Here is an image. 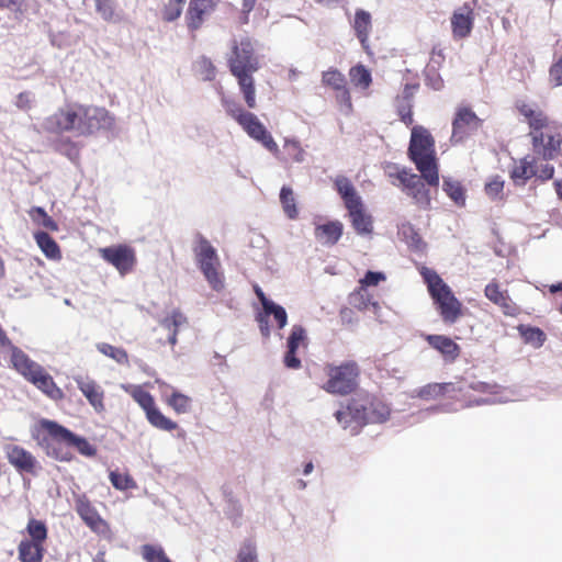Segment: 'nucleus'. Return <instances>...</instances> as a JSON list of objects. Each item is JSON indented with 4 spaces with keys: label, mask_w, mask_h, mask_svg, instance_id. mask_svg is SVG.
<instances>
[{
    "label": "nucleus",
    "mask_w": 562,
    "mask_h": 562,
    "mask_svg": "<svg viewBox=\"0 0 562 562\" xmlns=\"http://www.w3.org/2000/svg\"><path fill=\"white\" fill-rule=\"evenodd\" d=\"M114 124V116L104 108L71 103L46 117L44 128L54 134L75 132L90 136L100 130H112Z\"/></svg>",
    "instance_id": "nucleus-1"
},
{
    "label": "nucleus",
    "mask_w": 562,
    "mask_h": 562,
    "mask_svg": "<svg viewBox=\"0 0 562 562\" xmlns=\"http://www.w3.org/2000/svg\"><path fill=\"white\" fill-rule=\"evenodd\" d=\"M33 438L47 457L60 462H70L75 459L72 449L86 458H94L98 453L97 447L87 438L46 418L37 423Z\"/></svg>",
    "instance_id": "nucleus-2"
},
{
    "label": "nucleus",
    "mask_w": 562,
    "mask_h": 562,
    "mask_svg": "<svg viewBox=\"0 0 562 562\" xmlns=\"http://www.w3.org/2000/svg\"><path fill=\"white\" fill-rule=\"evenodd\" d=\"M232 75L237 79L240 92L249 109L257 106L254 72L259 69V61L255 55L252 43L245 37L233 41L232 53L227 59Z\"/></svg>",
    "instance_id": "nucleus-3"
},
{
    "label": "nucleus",
    "mask_w": 562,
    "mask_h": 562,
    "mask_svg": "<svg viewBox=\"0 0 562 562\" xmlns=\"http://www.w3.org/2000/svg\"><path fill=\"white\" fill-rule=\"evenodd\" d=\"M407 155L422 173L424 181L430 187H438L439 166L436 156V142L424 126L417 125L412 128Z\"/></svg>",
    "instance_id": "nucleus-4"
},
{
    "label": "nucleus",
    "mask_w": 562,
    "mask_h": 562,
    "mask_svg": "<svg viewBox=\"0 0 562 562\" xmlns=\"http://www.w3.org/2000/svg\"><path fill=\"white\" fill-rule=\"evenodd\" d=\"M323 371L326 379L319 386L328 394L348 396L359 389L361 368L356 360L327 362Z\"/></svg>",
    "instance_id": "nucleus-5"
},
{
    "label": "nucleus",
    "mask_w": 562,
    "mask_h": 562,
    "mask_svg": "<svg viewBox=\"0 0 562 562\" xmlns=\"http://www.w3.org/2000/svg\"><path fill=\"white\" fill-rule=\"evenodd\" d=\"M419 272L442 321L454 324L463 314L462 303L435 270L423 267Z\"/></svg>",
    "instance_id": "nucleus-6"
},
{
    "label": "nucleus",
    "mask_w": 562,
    "mask_h": 562,
    "mask_svg": "<svg viewBox=\"0 0 562 562\" xmlns=\"http://www.w3.org/2000/svg\"><path fill=\"white\" fill-rule=\"evenodd\" d=\"M14 360L12 368L47 397L55 402L65 397L63 390L45 368L32 360L23 350L15 351Z\"/></svg>",
    "instance_id": "nucleus-7"
},
{
    "label": "nucleus",
    "mask_w": 562,
    "mask_h": 562,
    "mask_svg": "<svg viewBox=\"0 0 562 562\" xmlns=\"http://www.w3.org/2000/svg\"><path fill=\"white\" fill-rule=\"evenodd\" d=\"M196 266L214 291L224 289V274L216 249L201 233H196L192 246Z\"/></svg>",
    "instance_id": "nucleus-8"
},
{
    "label": "nucleus",
    "mask_w": 562,
    "mask_h": 562,
    "mask_svg": "<svg viewBox=\"0 0 562 562\" xmlns=\"http://www.w3.org/2000/svg\"><path fill=\"white\" fill-rule=\"evenodd\" d=\"M122 389L142 407L153 427L165 431H172L178 428V424L161 413L154 396L142 385L124 384Z\"/></svg>",
    "instance_id": "nucleus-9"
},
{
    "label": "nucleus",
    "mask_w": 562,
    "mask_h": 562,
    "mask_svg": "<svg viewBox=\"0 0 562 562\" xmlns=\"http://www.w3.org/2000/svg\"><path fill=\"white\" fill-rule=\"evenodd\" d=\"M387 176L390 179L397 180L398 183L392 180V184L401 187L415 203L425 209L430 205L429 190L425 187L422 175L418 176L405 167L400 168L393 165L389 168Z\"/></svg>",
    "instance_id": "nucleus-10"
},
{
    "label": "nucleus",
    "mask_w": 562,
    "mask_h": 562,
    "mask_svg": "<svg viewBox=\"0 0 562 562\" xmlns=\"http://www.w3.org/2000/svg\"><path fill=\"white\" fill-rule=\"evenodd\" d=\"M222 104L226 113L241 126L250 138L255 140H265L266 138L268 144L271 143L266 134V126L254 113L244 110L239 103L232 99L223 98Z\"/></svg>",
    "instance_id": "nucleus-11"
},
{
    "label": "nucleus",
    "mask_w": 562,
    "mask_h": 562,
    "mask_svg": "<svg viewBox=\"0 0 562 562\" xmlns=\"http://www.w3.org/2000/svg\"><path fill=\"white\" fill-rule=\"evenodd\" d=\"M266 134L270 138L271 143L268 144L266 138L265 140L257 142L270 151L280 162L288 166L291 164H302L305 160L306 151L302 147L300 140L295 138H285L281 150L267 128Z\"/></svg>",
    "instance_id": "nucleus-12"
},
{
    "label": "nucleus",
    "mask_w": 562,
    "mask_h": 562,
    "mask_svg": "<svg viewBox=\"0 0 562 562\" xmlns=\"http://www.w3.org/2000/svg\"><path fill=\"white\" fill-rule=\"evenodd\" d=\"M482 124L483 120L470 106H459L452 120L451 142L454 144L464 142L477 132Z\"/></svg>",
    "instance_id": "nucleus-13"
},
{
    "label": "nucleus",
    "mask_w": 562,
    "mask_h": 562,
    "mask_svg": "<svg viewBox=\"0 0 562 562\" xmlns=\"http://www.w3.org/2000/svg\"><path fill=\"white\" fill-rule=\"evenodd\" d=\"M100 256L122 276L131 272L136 263L135 250L127 245H116L99 250Z\"/></svg>",
    "instance_id": "nucleus-14"
},
{
    "label": "nucleus",
    "mask_w": 562,
    "mask_h": 562,
    "mask_svg": "<svg viewBox=\"0 0 562 562\" xmlns=\"http://www.w3.org/2000/svg\"><path fill=\"white\" fill-rule=\"evenodd\" d=\"M218 0H190L184 21L190 33H195L216 11Z\"/></svg>",
    "instance_id": "nucleus-15"
},
{
    "label": "nucleus",
    "mask_w": 562,
    "mask_h": 562,
    "mask_svg": "<svg viewBox=\"0 0 562 562\" xmlns=\"http://www.w3.org/2000/svg\"><path fill=\"white\" fill-rule=\"evenodd\" d=\"M322 83L335 91L336 101L341 109L346 112L352 110L351 95L344 74L336 68H330L322 74Z\"/></svg>",
    "instance_id": "nucleus-16"
},
{
    "label": "nucleus",
    "mask_w": 562,
    "mask_h": 562,
    "mask_svg": "<svg viewBox=\"0 0 562 562\" xmlns=\"http://www.w3.org/2000/svg\"><path fill=\"white\" fill-rule=\"evenodd\" d=\"M75 508L79 517L92 531L101 535H105L110 531L109 524L100 516L97 508L86 495L76 497Z\"/></svg>",
    "instance_id": "nucleus-17"
},
{
    "label": "nucleus",
    "mask_w": 562,
    "mask_h": 562,
    "mask_svg": "<svg viewBox=\"0 0 562 562\" xmlns=\"http://www.w3.org/2000/svg\"><path fill=\"white\" fill-rule=\"evenodd\" d=\"M308 345L307 331L302 325H294L286 340V351L283 358L284 366L289 369H300L301 359L296 356L300 347Z\"/></svg>",
    "instance_id": "nucleus-18"
},
{
    "label": "nucleus",
    "mask_w": 562,
    "mask_h": 562,
    "mask_svg": "<svg viewBox=\"0 0 562 562\" xmlns=\"http://www.w3.org/2000/svg\"><path fill=\"white\" fill-rule=\"evenodd\" d=\"M4 452L9 463L19 473L36 474L38 461L30 451L18 445H7Z\"/></svg>",
    "instance_id": "nucleus-19"
},
{
    "label": "nucleus",
    "mask_w": 562,
    "mask_h": 562,
    "mask_svg": "<svg viewBox=\"0 0 562 562\" xmlns=\"http://www.w3.org/2000/svg\"><path fill=\"white\" fill-rule=\"evenodd\" d=\"M74 380L93 409L97 413H103L105 411V405L104 390L102 386L95 380L87 375H77Z\"/></svg>",
    "instance_id": "nucleus-20"
},
{
    "label": "nucleus",
    "mask_w": 562,
    "mask_h": 562,
    "mask_svg": "<svg viewBox=\"0 0 562 562\" xmlns=\"http://www.w3.org/2000/svg\"><path fill=\"white\" fill-rule=\"evenodd\" d=\"M484 295L497 305L504 315L516 316L519 314V306L512 300L507 290H502L496 281L486 284Z\"/></svg>",
    "instance_id": "nucleus-21"
},
{
    "label": "nucleus",
    "mask_w": 562,
    "mask_h": 562,
    "mask_svg": "<svg viewBox=\"0 0 562 562\" xmlns=\"http://www.w3.org/2000/svg\"><path fill=\"white\" fill-rule=\"evenodd\" d=\"M474 11L473 8L465 3L454 10L451 16V30L453 38L462 40L468 37L473 29Z\"/></svg>",
    "instance_id": "nucleus-22"
},
{
    "label": "nucleus",
    "mask_w": 562,
    "mask_h": 562,
    "mask_svg": "<svg viewBox=\"0 0 562 562\" xmlns=\"http://www.w3.org/2000/svg\"><path fill=\"white\" fill-rule=\"evenodd\" d=\"M561 140L560 133H553L551 127L531 138L535 153L544 159H552L557 156Z\"/></svg>",
    "instance_id": "nucleus-23"
},
{
    "label": "nucleus",
    "mask_w": 562,
    "mask_h": 562,
    "mask_svg": "<svg viewBox=\"0 0 562 562\" xmlns=\"http://www.w3.org/2000/svg\"><path fill=\"white\" fill-rule=\"evenodd\" d=\"M517 109L519 113L526 119L529 125V135L531 136V138H533L536 134H541L551 127L550 120L543 111L535 109L532 108V105L526 102L519 103L517 105Z\"/></svg>",
    "instance_id": "nucleus-24"
},
{
    "label": "nucleus",
    "mask_w": 562,
    "mask_h": 562,
    "mask_svg": "<svg viewBox=\"0 0 562 562\" xmlns=\"http://www.w3.org/2000/svg\"><path fill=\"white\" fill-rule=\"evenodd\" d=\"M425 340L431 348L437 350L448 362L456 361L461 353L460 346L448 336L426 335Z\"/></svg>",
    "instance_id": "nucleus-25"
},
{
    "label": "nucleus",
    "mask_w": 562,
    "mask_h": 562,
    "mask_svg": "<svg viewBox=\"0 0 562 562\" xmlns=\"http://www.w3.org/2000/svg\"><path fill=\"white\" fill-rule=\"evenodd\" d=\"M353 229L359 235H370L373 232L372 216L367 213L362 201L346 207Z\"/></svg>",
    "instance_id": "nucleus-26"
},
{
    "label": "nucleus",
    "mask_w": 562,
    "mask_h": 562,
    "mask_svg": "<svg viewBox=\"0 0 562 562\" xmlns=\"http://www.w3.org/2000/svg\"><path fill=\"white\" fill-rule=\"evenodd\" d=\"M352 27L362 48L369 53V35L372 31L371 14L363 9L356 10Z\"/></svg>",
    "instance_id": "nucleus-27"
},
{
    "label": "nucleus",
    "mask_w": 562,
    "mask_h": 562,
    "mask_svg": "<svg viewBox=\"0 0 562 562\" xmlns=\"http://www.w3.org/2000/svg\"><path fill=\"white\" fill-rule=\"evenodd\" d=\"M344 225L341 222L330 221L328 223L316 226L315 237L323 245L334 246L340 239Z\"/></svg>",
    "instance_id": "nucleus-28"
},
{
    "label": "nucleus",
    "mask_w": 562,
    "mask_h": 562,
    "mask_svg": "<svg viewBox=\"0 0 562 562\" xmlns=\"http://www.w3.org/2000/svg\"><path fill=\"white\" fill-rule=\"evenodd\" d=\"M34 239L46 258L58 261L61 259V250L56 240L46 232L34 233Z\"/></svg>",
    "instance_id": "nucleus-29"
},
{
    "label": "nucleus",
    "mask_w": 562,
    "mask_h": 562,
    "mask_svg": "<svg viewBox=\"0 0 562 562\" xmlns=\"http://www.w3.org/2000/svg\"><path fill=\"white\" fill-rule=\"evenodd\" d=\"M335 189L344 200L345 206L353 205L361 200L351 181L345 176H338L334 180Z\"/></svg>",
    "instance_id": "nucleus-30"
},
{
    "label": "nucleus",
    "mask_w": 562,
    "mask_h": 562,
    "mask_svg": "<svg viewBox=\"0 0 562 562\" xmlns=\"http://www.w3.org/2000/svg\"><path fill=\"white\" fill-rule=\"evenodd\" d=\"M18 553L20 562H42L45 548L33 541L22 540L18 546Z\"/></svg>",
    "instance_id": "nucleus-31"
},
{
    "label": "nucleus",
    "mask_w": 562,
    "mask_h": 562,
    "mask_svg": "<svg viewBox=\"0 0 562 562\" xmlns=\"http://www.w3.org/2000/svg\"><path fill=\"white\" fill-rule=\"evenodd\" d=\"M187 322V317L180 310H173L160 322L161 326L171 333L170 336L168 337V341L171 346H175L177 344L179 327L186 325Z\"/></svg>",
    "instance_id": "nucleus-32"
},
{
    "label": "nucleus",
    "mask_w": 562,
    "mask_h": 562,
    "mask_svg": "<svg viewBox=\"0 0 562 562\" xmlns=\"http://www.w3.org/2000/svg\"><path fill=\"white\" fill-rule=\"evenodd\" d=\"M412 94H413L412 87L409 85H406L404 88V95L401 98H397V105H396L397 114H398L401 121L406 126L412 125L414 122L413 110H412L413 105L411 102Z\"/></svg>",
    "instance_id": "nucleus-33"
},
{
    "label": "nucleus",
    "mask_w": 562,
    "mask_h": 562,
    "mask_svg": "<svg viewBox=\"0 0 562 562\" xmlns=\"http://www.w3.org/2000/svg\"><path fill=\"white\" fill-rule=\"evenodd\" d=\"M536 173L533 159L525 157L516 162L510 171V177L514 181H521V184H525L526 181L536 176Z\"/></svg>",
    "instance_id": "nucleus-34"
},
{
    "label": "nucleus",
    "mask_w": 562,
    "mask_h": 562,
    "mask_svg": "<svg viewBox=\"0 0 562 562\" xmlns=\"http://www.w3.org/2000/svg\"><path fill=\"white\" fill-rule=\"evenodd\" d=\"M390 415L391 409L387 404L380 400H373L367 408L366 418L369 423L381 424L386 422Z\"/></svg>",
    "instance_id": "nucleus-35"
},
{
    "label": "nucleus",
    "mask_w": 562,
    "mask_h": 562,
    "mask_svg": "<svg viewBox=\"0 0 562 562\" xmlns=\"http://www.w3.org/2000/svg\"><path fill=\"white\" fill-rule=\"evenodd\" d=\"M99 352L108 358L113 359L117 364L130 366L128 353L124 348L115 347L106 342L97 344Z\"/></svg>",
    "instance_id": "nucleus-36"
},
{
    "label": "nucleus",
    "mask_w": 562,
    "mask_h": 562,
    "mask_svg": "<svg viewBox=\"0 0 562 562\" xmlns=\"http://www.w3.org/2000/svg\"><path fill=\"white\" fill-rule=\"evenodd\" d=\"M450 391H454L452 383H429L418 390V396L427 401L436 400Z\"/></svg>",
    "instance_id": "nucleus-37"
},
{
    "label": "nucleus",
    "mask_w": 562,
    "mask_h": 562,
    "mask_svg": "<svg viewBox=\"0 0 562 562\" xmlns=\"http://www.w3.org/2000/svg\"><path fill=\"white\" fill-rule=\"evenodd\" d=\"M26 531L30 536L29 541H33L40 546H44L47 539V527L44 521L31 518L26 526Z\"/></svg>",
    "instance_id": "nucleus-38"
},
{
    "label": "nucleus",
    "mask_w": 562,
    "mask_h": 562,
    "mask_svg": "<svg viewBox=\"0 0 562 562\" xmlns=\"http://www.w3.org/2000/svg\"><path fill=\"white\" fill-rule=\"evenodd\" d=\"M350 81L355 87L368 89L372 83V77L366 66L358 64L349 70Z\"/></svg>",
    "instance_id": "nucleus-39"
},
{
    "label": "nucleus",
    "mask_w": 562,
    "mask_h": 562,
    "mask_svg": "<svg viewBox=\"0 0 562 562\" xmlns=\"http://www.w3.org/2000/svg\"><path fill=\"white\" fill-rule=\"evenodd\" d=\"M280 202L285 215L290 220H295L299 215V211L295 204V198L293 190L290 187L283 186L280 191Z\"/></svg>",
    "instance_id": "nucleus-40"
},
{
    "label": "nucleus",
    "mask_w": 562,
    "mask_h": 562,
    "mask_svg": "<svg viewBox=\"0 0 562 562\" xmlns=\"http://www.w3.org/2000/svg\"><path fill=\"white\" fill-rule=\"evenodd\" d=\"M94 7L97 13L103 21L113 23L120 20L115 10L114 0H94Z\"/></svg>",
    "instance_id": "nucleus-41"
},
{
    "label": "nucleus",
    "mask_w": 562,
    "mask_h": 562,
    "mask_svg": "<svg viewBox=\"0 0 562 562\" xmlns=\"http://www.w3.org/2000/svg\"><path fill=\"white\" fill-rule=\"evenodd\" d=\"M32 221L52 232L58 231L57 223L41 206H34L29 212Z\"/></svg>",
    "instance_id": "nucleus-42"
},
{
    "label": "nucleus",
    "mask_w": 562,
    "mask_h": 562,
    "mask_svg": "<svg viewBox=\"0 0 562 562\" xmlns=\"http://www.w3.org/2000/svg\"><path fill=\"white\" fill-rule=\"evenodd\" d=\"M168 406H170L177 414H184L190 411L191 398L178 391H173L171 395L166 400Z\"/></svg>",
    "instance_id": "nucleus-43"
},
{
    "label": "nucleus",
    "mask_w": 562,
    "mask_h": 562,
    "mask_svg": "<svg viewBox=\"0 0 562 562\" xmlns=\"http://www.w3.org/2000/svg\"><path fill=\"white\" fill-rule=\"evenodd\" d=\"M109 479L114 488L119 491L133 490L137 486L135 480L127 472L111 471Z\"/></svg>",
    "instance_id": "nucleus-44"
},
{
    "label": "nucleus",
    "mask_w": 562,
    "mask_h": 562,
    "mask_svg": "<svg viewBox=\"0 0 562 562\" xmlns=\"http://www.w3.org/2000/svg\"><path fill=\"white\" fill-rule=\"evenodd\" d=\"M400 234L406 240V243L416 250H420L425 247V243L418 232L415 231L414 226L409 223L403 224Z\"/></svg>",
    "instance_id": "nucleus-45"
},
{
    "label": "nucleus",
    "mask_w": 562,
    "mask_h": 562,
    "mask_svg": "<svg viewBox=\"0 0 562 562\" xmlns=\"http://www.w3.org/2000/svg\"><path fill=\"white\" fill-rule=\"evenodd\" d=\"M142 554L147 562H172L160 546L145 544Z\"/></svg>",
    "instance_id": "nucleus-46"
},
{
    "label": "nucleus",
    "mask_w": 562,
    "mask_h": 562,
    "mask_svg": "<svg viewBox=\"0 0 562 562\" xmlns=\"http://www.w3.org/2000/svg\"><path fill=\"white\" fill-rule=\"evenodd\" d=\"M443 190L448 196L457 204L463 205L465 201L464 190L460 182L446 179L443 181Z\"/></svg>",
    "instance_id": "nucleus-47"
},
{
    "label": "nucleus",
    "mask_w": 562,
    "mask_h": 562,
    "mask_svg": "<svg viewBox=\"0 0 562 562\" xmlns=\"http://www.w3.org/2000/svg\"><path fill=\"white\" fill-rule=\"evenodd\" d=\"M349 303L359 311H364L371 304V296L367 289L359 286L349 295Z\"/></svg>",
    "instance_id": "nucleus-48"
},
{
    "label": "nucleus",
    "mask_w": 562,
    "mask_h": 562,
    "mask_svg": "<svg viewBox=\"0 0 562 562\" xmlns=\"http://www.w3.org/2000/svg\"><path fill=\"white\" fill-rule=\"evenodd\" d=\"M186 0H169L167 4H165L161 16L166 22H173L180 18L182 13V5Z\"/></svg>",
    "instance_id": "nucleus-49"
},
{
    "label": "nucleus",
    "mask_w": 562,
    "mask_h": 562,
    "mask_svg": "<svg viewBox=\"0 0 562 562\" xmlns=\"http://www.w3.org/2000/svg\"><path fill=\"white\" fill-rule=\"evenodd\" d=\"M235 562H259L256 544L251 541H245L238 550Z\"/></svg>",
    "instance_id": "nucleus-50"
},
{
    "label": "nucleus",
    "mask_w": 562,
    "mask_h": 562,
    "mask_svg": "<svg viewBox=\"0 0 562 562\" xmlns=\"http://www.w3.org/2000/svg\"><path fill=\"white\" fill-rule=\"evenodd\" d=\"M16 350L22 349L12 344L11 339L8 337L5 330L0 324V353L9 355L11 367L14 366V357Z\"/></svg>",
    "instance_id": "nucleus-51"
},
{
    "label": "nucleus",
    "mask_w": 562,
    "mask_h": 562,
    "mask_svg": "<svg viewBox=\"0 0 562 562\" xmlns=\"http://www.w3.org/2000/svg\"><path fill=\"white\" fill-rule=\"evenodd\" d=\"M265 310H267V313H269V315L273 316L280 329L286 325L288 314L281 305H278L274 302H272Z\"/></svg>",
    "instance_id": "nucleus-52"
},
{
    "label": "nucleus",
    "mask_w": 562,
    "mask_h": 562,
    "mask_svg": "<svg viewBox=\"0 0 562 562\" xmlns=\"http://www.w3.org/2000/svg\"><path fill=\"white\" fill-rule=\"evenodd\" d=\"M504 190V181L501 179V177L496 176L492 178L486 184H485V193L491 199H497L501 196L502 192Z\"/></svg>",
    "instance_id": "nucleus-53"
},
{
    "label": "nucleus",
    "mask_w": 562,
    "mask_h": 562,
    "mask_svg": "<svg viewBox=\"0 0 562 562\" xmlns=\"http://www.w3.org/2000/svg\"><path fill=\"white\" fill-rule=\"evenodd\" d=\"M524 337H525L526 341L533 342L538 347L542 346L546 340L544 333L538 327L527 328L524 331Z\"/></svg>",
    "instance_id": "nucleus-54"
},
{
    "label": "nucleus",
    "mask_w": 562,
    "mask_h": 562,
    "mask_svg": "<svg viewBox=\"0 0 562 562\" xmlns=\"http://www.w3.org/2000/svg\"><path fill=\"white\" fill-rule=\"evenodd\" d=\"M269 313H267V310H263L258 312L256 314V322L258 323L260 334L263 338L268 339L270 337V326H269Z\"/></svg>",
    "instance_id": "nucleus-55"
},
{
    "label": "nucleus",
    "mask_w": 562,
    "mask_h": 562,
    "mask_svg": "<svg viewBox=\"0 0 562 562\" xmlns=\"http://www.w3.org/2000/svg\"><path fill=\"white\" fill-rule=\"evenodd\" d=\"M549 80L553 86H562V56L549 69Z\"/></svg>",
    "instance_id": "nucleus-56"
},
{
    "label": "nucleus",
    "mask_w": 562,
    "mask_h": 562,
    "mask_svg": "<svg viewBox=\"0 0 562 562\" xmlns=\"http://www.w3.org/2000/svg\"><path fill=\"white\" fill-rule=\"evenodd\" d=\"M199 67L204 79L213 80L215 78L216 68L209 58L202 57L199 60Z\"/></svg>",
    "instance_id": "nucleus-57"
},
{
    "label": "nucleus",
    "mask_w": 562,
    "mask_h": 562,
    "mask_svg": "<svg viewBox=\"0 0 562 562\" xmlns=\"http://www.w3.org/2000/svg\"><path fill=\"white\" fill-rule=\"evenodd\" d=\"M383 280H385V276L382 272L368 271L364 278L360 280V286L364 289L367 286H375Z\"/></svg>",
    "instance_id": "nucleus-58"
},
{
    "label": "nucleus",
    "mask_w": 562,
    "mask_h": 562,
    "mask_svg": "<svg viewBox=\"0 0 562 562\" xmlns=\"http://www.w3.org/2000/svg\"><path fill=\"white\" fill-rule=\"evenodd\" d=\"M335 417L337 422L342 425L344 428H347L349 426L350 419L356 417V414H353L352 407L350 405L347 406L344 411H337L335 413Z\"/></svg>",
    "instance_id": "nucleus-59"
},
{
    "label": "nucleus",
    "mask_w": 562,
    "mask_h": 562,
    "mask_svg": "<svg viewBox=\"0 0 562 562\" xmlns=\"http://www.w3.org/2000/svg\"><path fill=\"white\" fill-rule=\"evenodd\" d=\"M32 93L29 91H24L18 94L15 105L23 111H27L32 105Z\"/></svg>",
    "instance_id": "nucleus-60"
},
{
    "label": "nucleus",
    "mask_w": 562,
    "mask_h": 562,
    "mask_svg": "<svg viewBox=\"0 0 562 562\" xmlns=\"http://www.w3.org/2000/svg\"><path fill=\"white\" fill-rule=\"evenodd\" d=\"M22 0H0V9H9L15 13H22Z\"/></svg>",
    "instance_id": "nucleus-61"
},
{
    "label": "nucleus",
    "mask_w": 562,
    "mask_h": 562,
    "mask_svg": "<svg viewBox=\"0 0 562 562\" xmlns=\"http://www.w3.org/2000/svg\"><path fill=\"white\" fill-rule=\"evenodd\" d=\"M536 176L540 178L541 180L546 181L553 177L554 175V168L550 164L542 165L538 170H536Z\"/></svg>",
    "instance_id": "nucleus-62"
},
{
    "label": "nucleus",
    "mask_w": 562,
    "mask_h": 562,
    "mask_svg": "<svg viewBox=\"0 0 562 562\" xmlns=\"http://www.w3.org/2000/svg\"><path fill=\"white\" fill-rule=\"evenodd\" d=\"M223 495H224L226 503H228L231 507H233L235 510H237L238 515H241V507H240L239 501L233 495V492L224 488Z\"/></svg>",
    "instance_id": "nucleus-63"
},
{
    "label": "nucleus",
    "mask_w": 562,
    "mask_h": 562,
    "mask_svg": "<svg viewBox=\"0 0 562 562\" xmlns=\"http://www.w3.org/2000/svg\"><path fill=\"white\" fill-rule=\"evenodd\" d=\"M254 291L258 297V300L260 301L261 305H262V308L265 310L268 305H270L272 303V301H270L269 299H267L266 294L263 293V291L261 290V288L259 285H255L254 286Z\"/></svg>",
    "instance_id": "nucleus-64"
}]
</instances>
